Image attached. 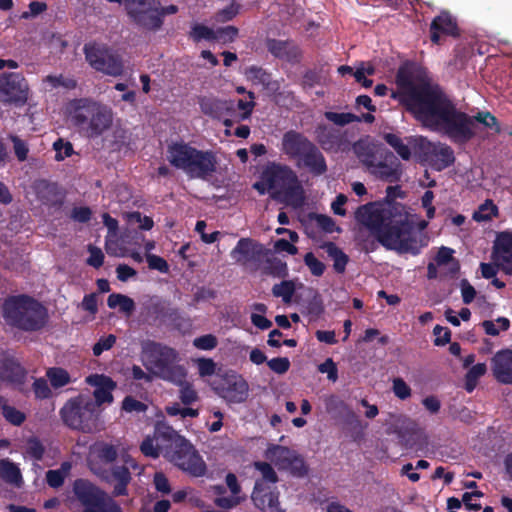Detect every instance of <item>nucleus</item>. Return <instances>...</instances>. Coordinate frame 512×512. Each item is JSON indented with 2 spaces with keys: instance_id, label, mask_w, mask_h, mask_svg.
<instances>
[{
  "instance_id": "1",
  "label": "nucleus",
  "mask_w": 512,
  "mask_h": 512,
  "mask_svg": "<svg viewBox=\"0 0 512 512\" xmlns=\"http://www.w3.org/2000/svg\"><path fill=\"white\" fill-rule=\"evenodd\" d=\"M355 219L387 249L417 254L425 245L419 237L427 222L400 204L371 202L357 209Z\"/></svg>"
},
{
  "instance_id": "2",
  "label": "nucleus",
  "mask_w": 512,
  "mask_h": 512,
  "mask_svg": "<svg viewBox=\"0 0 512 512\" xmlns=\"http://www.w3.org/2000/svg\"><path fill=\"white\" fill-rule=\"evenodd\" d=\"M425 126L441 131L457 142H465L475 135L473 119L457 110L448 98H400Z\"/></svg>"
},
{
  "instance_id": "3",
  "label": "nucleus",
  "mask_w": 512,
  "mask_h": 512,
  "mask_svg": "<svg viewBox=\"0 0 512 512\" xmlns=\"http://www.w3.org/2000/svg\"><path fill=\"white\" fill-rule=\"evenodd\" d=\"M145 456L157 458L163 454L170 462L193 476L205 473L206 465L194 447L171 427L157 425L152 436H147L140 447Z\"/></svg>"
},
{
  "instance_id": "4",
  "label": "nucleus",
  "mask_w": 512,
  "mask_h": 512,
  "mask_svg": "<svg viewBox=\"0 0 512 512\" xmlns=\"http://www.w3.org/2000/svg\"><path fill=\"white\" fill-rule=\"evenodd\" d=\"M260 194L299 207L304 201L303 188L295 172L286 165L269 163L261 170L259 179L253 184Z\"/></svg>"
},
{
  "instance_id": "5",
  "label": "nucleus",
  "mask_w": 512,
  "mask_h": 512,
  "mask_svg": "<svg viewBox=\"0 0 512 512\" xmlns=\"http://www.w3.org/2000/svg\"><path fill=\"white\" fill-rule=\"evenodd\" d=\"M399 93L390 96H446L427 68L414 61L403 62L396 73Z\"/></svg>"
},
{
  "instance_id": "6",
  "label": "nucleus",
  "mask_w": 512,
  "mask_h": 512,
  "mask_svg": "<svg viewBox=\"0 0 512 512\" xmlns=\"http://www.w3.org/2000/svg\"><path fill=\"white\" fill-rule=\"evenodd\" d=\"M142 358L146 368L155 376L177 385L185 380V369L177 364L178 355L174 349L147 341L142 345Z\"/></svg>"
},
{
  "instance_id": "7",
  "label": "nucleus",
  "mask_w": 512,
  "mask_h": 512,
  "mask_svg": "<svg viewBox=\"0 0 512 512\" xmlns=\"http://www.w3.org/2000/svg\"><path fill=\"white\" fill-rule=\"evenodd\" d=\"M3 318L11 326L26 331H34L46 324L48 313L46 308L38 301L27 296H17L5 301Z\"/></svg>"
},
{
  "instance_id": "8",
  "label": "nucleus",
  "mask_w": 512,
  "mask_h": 512,
  "mask_svg": "<svg viewBox=\"0 0 512 512\" xmlns=\"http://www.w3.org/2000/svg\"><path fill=\"white\" fill-rule=\"evenodd\" d=\"M69 117L89 136H97L109 129L113 122L111 111L86 98H75L69 106Z\"/></svg>"
},
{
  "instance_id": "9",
  "label": "nucleus",
  "mask_w": 512,
  "mask_h": 512,
  "mask_svg": "<svg viewBox=\"0 0 512 512\" xmlns=\"http://www.w3.org/2000/svg\"><path fill=\"white\" fill-rule=\"evenodd\" d=\"M99 413L97 404L83 395L68 401L61 409L62 418L69 427L85 432L97 430Z\"/></svg>"
},
{
  "instance_id": "10",
  "label": "nucleus",
  "mask_w": 512,
  "mask_h": 512,
  "mask_svg": "<svg viewBox=\"0 0 512 512\" xmlns=\"http://www.w3.org/2000/svg\"><path fill=\"white\" fill-rule=\"evenodd\" d=\"M86 61L96 71L110 76H120L124 72L122 56L106 44L87 43L83 47Z\"/></svg>"
},
{
  "instance_id": "11",
  "label": "nucleus",
  "mask_w": 512,
  "mask_h": 512,
  "mask_svg": "<svg viewBox=\"0 0 512 512\" xmlns=\"http://www.w3.org/2000/svg\"><path fill=\"white\" fill-rule=\"evenodd\" d=\"M160 0H124L125 10L129 18L138 26L157 31L163 25L158 8Z\"/></svg>"
},
{
  "instance_id": "12",
  "label": "nucleus",
  "mask_w": 512,
  "mask_h": 512,
  "mask_svg": "<svg viewBox=\"0 0 512 512\" xmlns=\"http://www.w3.org/2000/svg\"><path fill=\"white\" fill-rule=\"evenodd\" d=\"M215 110L210 111L214 117L223 119L225 126L246 119L254 108L252 98H234L214 103Z\"/></svg>"
},
{
  "instance_id": "13",
  "label": "nucleus",
  "mask_w": 512,
  "mask_h": 512,
  "mask_svg": "<svg viewBox=\"0 0 512 512\" xmlns=\"http://www.w3.org/2000/svg\"><path fill=\"white\" fill-rule=\"evenodd\" d=\"M74 494L84 507L83 512H105L109 502H115L101 489L86 480L74 483Z\"/></svg>"
},
{
  "instance_id": "14",
  "label": "nucleus",
  "mask_w": 512,
  "mask_h": 512,
  "mask_svg": "<svg viewBox=\"0 0 512 512\" xmlns=\"http://www.w3.org/2000/svg\"><path fill=\"white\" fill-rule=\"evenodd\" d=\"M492 260L500 269L512 275V232L502 231L496 235L493 243Z\"/></svg>"
},
{
  "instance_id": "15",
  "label": "nucleus",
  "mask_w": 512,
  "mask_h": 512,
  "mask_svg": "<svg viewBox=\"0 0 512 512\" xmlns=\"http://www.w3.org/2000/svg\"><path fill=\"white\" fill-rule=\"evenodd\" d=\"M217 393L229 403H241L248 397V383L239 375H226L220 386L215 387Z\"/></svg>"
},
{
  "instance_id": "16",
  "label": "nucleus",
  "mask_w": 512,
  "mask_h": 512,
  "mask_svg": "<svg viewBox=\"0 0 512 512\" xmlns=\"http://www.w3.org/2000/svg\"><path fill=\"white\" fill-rule=\"evenodd\" d=\"M459 35L457 20L448 11H441L430 24V39L434 44H440L441 36L456 38Z\"/></svg>"
},
{
  "instance_id": "17",
  "label": "nucleus",
  "mask_w": 512,
  "mask_h": 512,
  "mask_svg": "<svg viewBox=\"0 0 512 512\" xmlns=\"http://www.w3.org/2000/svg\"><path fill=\"white\" fill-rule=\"evenodd\" d=\"M271 487H263V482L256 481L252 501L263 512H283L279 507L278 492Z\"/></svg>"
},
{
  "instance_id": "18",
  "label": "nucleus",
  "mask_w": 512,
  "mask_h": 512,
  "mask_svg": "<svg viewBox=\"0 0 512 512\" xmlns=\"http://www.w3.org/2000/svg\"><path fill=\"white\" fill-rule=\"evenodd\" d=\"M491 371L494 378L503 384H512V350L503 349L491 358Z\"/></svg>"
},
{
  "instance_id": "19",
  "label": "nucleus",
  "mask_w": 512,
  "mask_h": 512,
  "mask_svg": "<svg viewBox=\"0 0 512 512\" xmlns=\"http://www.w3.org/2000/svg\"><path fill=\"white\" fill-rule=\"evenodd\" d=\"M86 381L95 387V400L93 402L97 404V409H99L100 405L104 403L110 404L113 401L112 391L115 389L116 384L110 377L94 374L87 377Z\"/></svg>"
},
{
  "instance_id": "20",
  "label": "nucleus",
  "mask_w": 512,
  "mask_h": 512,
  "mask_svg": "<svg viewBox=\"0 0 512 512\" xmlns=\"http://www.w3.org/2000/svg\"><path fill=\"white\" fill-rule=\"evenodd\" d=\"M197 157H193L192 163L186 173L192 178H205L216 169V158L213 153L198 150Z\"/></svg>"
},
{
  "instance_id": "21",
  "label": "nucleus",
  "mask_w": 512,
  "mask_h": 512,
  "mask_svg": "<svg viewBox=\"0 0 512 512\" xmlns=\"http://www.w3.org/2000/svg\"><path fill=\"white\" fill-rule=\"evenodd\" d=\"M29 86L21 73H3L0 76V93L5 96H27Z\"/></svg>"
},
{
  "instance_id": "22",
  "label": "nucleus",
  "mask_w": 512,
  "mask_h": 512,
  "mask_svg": "<svg viewBox=\"0 0 512 512\" xmlns=\"http://www.w3.org/2000/svg\"><path fill=\"white\" fill-rule=\"evenodd\" d=\"M262 254V246L250 239L242 238L230 253L231 258L239 264L246 265L256 261Z\"/></svg>"
},
{
  "instance_id": "23",
  "label": "nucleus",
  "mask_w": 512,
  "mask_h": 512,
  "mask_svg": "<svg viewBox=\"0 0 512 512\" xmlns=\"http://www.w3.org/2000/svg\"><path fill=\"white\" fill-rule=\"evenodd\" d=\"M266 47L269 53L280 60L290 63H296L300 60L301 53L299 48L290 41L268 38L266 40Z\"/></svg>"
},
{
  "instance_id": "24",
  "label": "nucleus",
  "mask_w": 512,
  "mask_h": 512,
  "mask_svg": "<svg viewBox=\"0 0 512 512\" xmlns=\"http://www.w3.org/2000/svg\"><path fill=\"white\" fill-rule=\"evenodd\" d=\"M311 146H313V144L297 132L289 131L283 136V152L297 161L302 155H304V153H306V151L311 149Z\"/></svg>"
},
{
  "instance_id": "25",
  "label": "nucleus",
  "mask_w": 512,
  "mask_h": 512,
  "mask_svg": "<svg viewBox=\"0 0 512 512\" xmlns=\"http://www.w3.org/2000/svg\"><path fill=\"white\" fill-rule=\"evenodd\" d=\"M226 484L229 488L231 495L225 496L223 494L222 487H216V491L218 492V496L215 498V504L223 509H231L237 505H239L244 497L240 495L241 488L238 484L237 478L234 474L229 473L226 476Z\"/></svg>"
},
{
  "instance_id": "26",
  "label": "nucleus",
  "mask_w": 512,
  "mask_h": 512,
  "mask_svg": "<svg viewBox=\"0 0 512 512\" xmlns=\"http://www.w3.org/2000/svg\"><path fill=\"white\" fill-rule=\"evenodd\" d=\"M198 150L187 145L177 143L170 147L169 149V161L170 163L183 170L185 173L187 169L190 167L189 164L192 163L193 157H197Z\"/></svg>"
},
{
  "instance_id": "27",
  "label": "nucleus",
  "mask_w": 512,
  "mask_h": 512,
  "mask_svg": "<svg viewBox=\"0 0 512 512\" xmlns=\"http://www.w3.org/2000/svg\"><path fill=\"white\" fill-rule=\"evenodd\" d=\"M92 470L110 483H114V494L116 496L126 493V485L130 481V473L127 467H116L111 471L99 472L95 467Z\"/></svg>"
},
{
  "instance_id": "28",
  "label": "nucleus",
  "mask_w": 512,
  "mask_h": 512,
  "mask_svg": "<svg viewBox=\"0 0 512 512\" xmlns=\"http://www.w3.org/2000/svg\"><path fill=\"white\" fill-rule=\"evenodd\" d=\"M246 78L254 85L262 86L263 89L276 92L279 83L272 79V75L259 66L252 65L245 70Z\"/></svg>"
},
{
  "instance_id": "29",
  "label": "nucleus",
  "mask_w": 512,
  "mask_h": 512,
  "mask_svg": "<svg viewBox=\"0 0 512 512\" xmlns=\"http://www.w3.org/2000/svg\"><path fill=\"white\" fill-rule=\"evenodd\" d=\"M297 165L299 167H306L315 174H322L326 171L325 160L314 145L301 156L297 161Z\"/></svg>"
},
{
  "instance_id": "30",
  "label": "nucleus",
  "mask_w": 512,
  "mask_h": 512,
  "mask_svg": "<svg viewBox=\"0 0 512 512\" xmlns=\"http://www.w3.org/2000/svg\"><path fill=\"white\" fill-rule=\"evenodd\" d=\"M104 225L108 229V235L105 240V249L109 255L121 257L124 256V250L118 248L116 243V236L118 230V222L116 219L110 217L108 214L103 215Z\"/></svg>"
},
{
  "instance_id": "31",
  "label": "nucleus",
  "mask_w": 512,
  "mask_h": 512,
  "mask_svg": "<svg viewBox=\"0 0 512 512\" xmlns=\"http://www.w3.org/2000/svg\"><path fill=\"white\" fill-rule=\"evenodd\" d=\"M453 254V249L441 247L434 258V262L439 266L444 275L455 274L459 270V263Z\"/></svg>"
},
{
  "instance_id": "32",
  "label": "nucleus",
  "mask_w": 512,
  "mask_h": 512,
  "mask_svg": "<svg viewBox=\"0 0 512 512\" xmlns=\"http://www.w3.org/2000/svg\"><path fill=\"white\" fill-rule=\"evenodd\" d=\"M0 478L16 487H21L23 484L20 468L9 459L0 460Z\"/></svg>"
},
{
  "instance_id": "33",
  "label": "nucleus",
  "mask_w": 512,
  "mask_h": 512,
  "mask_svg": "<svg viewBox=\"0 0 512 512\" xmlns=\"http://www.w3.org/2000/svg\"><path fill=\"white\" fill-rule=\"evenodd\" d=\"M291 449L279 446L270 445L265 451V458L271 463L275 464L279 469H284L287 466L289 458L292 456Z\"/></svg>"
},
{
  "instance_id": "34",
  "label": "nucleus",
  "mask_w": 512,
  "mask_h": 512,
  "mask_svg": "<svg viewBox=\"0 0 512 512\" xmlns=\"http://www.w3.org/2000/svg\"><path fill=\"white\" fill-rule=\"evenodd\" d=\"M24 378V370L15 362H9L0 367V380L8 381L11 384L20 387Z\"/></svg>"
},
{
  "instance_id": "35",
  "label": "nucleus",
  "mask_w": 512,
  "mask_h": 512,
  "mask_svg": "<svg viewBox=\"0 0 512 512\" xmlns=\"http://www.w3.org/2000/svg\"><path fill=\"white\" fill-rule=\"evenodd\" d=\"M454 160L453 151L447 145H434L432 149V162L437 170L449 166Z\"/></svg>"
},
{
  "instance_id": "36",
  "label": "nucleus",
  "mask_w": 512,
  "mask_h": 512,
  "mask_svg": "<svg viewBox=\"0 0 512 512\" xmlns=\"http://www.w3.org/2000/svg\"><path fill=\"white\" fill-rule=\"evenodd\" d=\"M498 214L499 209L497 205L491 199H486L473 212L472 219L478 223L489 222L496 218Z\"/></svg>"
},
{
  "instance_id": "37",
  "label": "nucleus",
  "mask_w": 512,
  "mask_h": 512,
  "mask_svg": "<svg viewBox=\"0 0 512 512\" xmlns=\"http://www.w3.org/2000/svg\"><path fill=\"white\" fill-rule=\"evenodd\" d=\"M325 116L328 120L332 121L337 125H345L353 121H365L371 123L374 120V116L370 113L358 116L352 113L345 112H326Z\"/></svg>"
},
{
  "instance_id": "38",
  "label": "nucleus",
  "mask_w": 512,
  "mask_h": 512,
  "mask_svg": "<svg viewBox=\"0 0 512 512\" xmlns=\"http://www.w3.org/2000/svg\"><path fill=\"white\" fill-rule=\"evenodd\" d=\"M107 304L111 309H118L127 315H130L135 309V303L130 297L118 293L109 295Z\"/></svg>"
},
{
  "instance_id": "39",
  "label": "nucleus",
  "mask_w": 512,
  "mask_h": 512,
  "mask_svg": "<svg viewBox=\"0 0 512 512\" xmlns=\"http://www.w3.org/2000/svg\"><path fill=\"white\" fill-rule=\"evenodd\" d=\"M475 125V129L477 128V125H481L484 129H487L488 131H491L493 133H499L500 132V125L494 115H492L488 111H480L474 116H470Z\"/></svg>"
},
{
  "instance_id": "40",
  "label": "nucleus",
  "mask_w": 512,
  "mask_h": 512,
  "mask_svg": "<svg viewBox=\"0 0 512 512\" xmlns=\"http://www.w3.org/2000/svg\"><path fill=\"white\" fill-rule=\"evenodd\" d=\"M46 377L55 389L66 386L71 382L70 374L63 368L52 367L46 371Z\"/></svg>"
},
{
  "instance_id": "41",
  "label": "nucleus",
  "mask_w": 512,
  "mask_h": 512,
  "mask_svg": "<svg viewBox=\"0 0 512 512\" xmlns=\"http://www.w3.org/2000/svg\"><path fill=\"white\" fill-rule=\"evenodd\" d=\"M254 467L261 475L256 481L263 482V487L276 489L274 485L278 481V477L271 465L266 462H255Z\"/></svg>"
},
{
  "instance_id": "42",
  "label": "nucleus",
  "mask_w": 512,
  "mask_h": 512,
  "mask_svg": "<svg viewBox=\"0 0 512 512\" xmlns=\"http://www.w3.org/2000/svg\"><path fill=\"white\" fill-rule=\"evenodd\" d=\"M372 173L380 178L394 181L397 180L400 175L399 164L396 162H392L391 165L386 163H379L373 167Z\"/></svg>"
},
{
  "instance_id": "43",
  "label": "nucleus",
  "mask_w": 512,
  "mask_h": 512,
  "mask_svg": "<svg viewBox=\"0 0 512 512\" xmlns=\"http://www.w3.org/2000/svg\"><path fill=\"white\" fill-rule=\"evenodd\" d=\"M214 34V29L204 24L196 23L192 26L189 37L194 42H200L201 40L213 42L215 39Z\"/></svg>"
},
{
  "instance_id": "44",
  "label": "nucleus",
  "mask_w": 512,
  "mask_h": 512,
  "mask_svg": "<svg viewBox=\"0 0 512 512\" xmlns=\"http://www.w3.org/2000/svg\"><path fill=\"white\" fill-rule=\"evenodd\" d=\"M70 469V463L64 462L60 469L48 471L46 476L48 484L54 488L61 486Z\"/></svg>"
},
{
  "instance_id": "45",
  "label": "nucleus",
  "mask_w": 512,
  "mask_h": 512,
  "mask_svg": "<svg viewBox=\"0 0 512 512\" xmlns=\"http://www.w3.org/2000/svg\"><path fill=\"white\" fill-rule=\"evenodd\" d=\"M326 252L334 261V269L337 272L342 273L345 270L348 261L347 256L332 243L326 246Z\"/></svg>"
},
{
  "instance_id": "46",
  "label": "nucleus",
  "mask_w": 512,
  "mask_h": 512,
  "mask_svg": "<svg viewBox=\"0 0 512 512\" xmlns=\"http://www.w3.org/2000/svg\"><path fill=\"white\" fill-rule=\"evenodd\" d=\"M392 392L400 400H407L412 396L410 385L401 377L392 379Z\"/></svg>"
},
{
  "instance_id": "47",
  "label": "nucleus",
  "mask_w": 512,
  "mask_h": 512,
  "mask_svg": "<svg viewBox=\"0 0 512 512\" xmlns=\"http://www.w3.org/2000/svg\"><path fill=\"white\" fill-rule=\"evenodd\" d=\"M482 326L487 334L496 336L500 331H506L509 328L510 321L505 317H499L496 320L484 321Z\"/></svg>"
},
{
  "instance_id": "48",
  "label": "nucleus",
  "mask_w": 512,
  "mask_h": 512,
  "mask_svg": "<svg viewBox=\"0 0 512 512\" xmlns=\"http://www.w3.org/2000/svg\"><path fill=\"white\" fill-rule=\"evenodd\" d=\"M214 41L227 44L233 42L238 36L239 30L235 26H226L214 30Z\"/></svg>"
},
{
  "instance_id": "49",
  "label": "nucleus",
  "mask_w": 512,
  "mask_h": 512,
  "mask_svg": "<svg viewBox=\"0 0 512 512\" xmlns=\"http://www.w3.org/2000/svg\"><path fill=\"white\" fill-rule=\"evenodd\" d=\"M294 284L291 281H283L273 287V294L276 297L282 298L286 303L290 302L294 294Z\"/></svg>"
},
{
  "instance_id": "50",
  "label": "nucleus",
  "mask_w": 512,
  "mask_h": 512,
  "mask_svg": "<svg viewBox=\"0 0 512 512\" xmlns=\"http://www.w3.org/2000/svg\"><path fill=\"white\" fill-rule=\"evenodd\" d=\"M127 222L131 225L138 224L140 229L150 230L153 227V220L139 212H131L125 215Z\"/></svg>"
},
{
  "instance_id": "51",
  "label": "nucleus",
  "mask_w": 512,
  "mask_h": 512,
  "mask_svg": "<svg viewBox=\"0 0 512 512\" xmlns=\"http://www.w3.org/2000/svg\"><path fill=\"white\" fill-rule=\"evenodd\" d=\"M44 82L51 88L64 87L66 89H73L76 87V81L72 78H66L63 75L55 76L48 75Z\"/></svg>"
},
{
  "instance_id": "52",
  "label": "nucleus",
  "mask_w": 512,
  "mask_h": 512,
  "mask_svg": "<svg viewBox=\"0 0 512 512\" xmlns=\"http://www.w3.org/2000/svg\"><path fill=\"white\" fill-rule=\"evenodd\" d=\"M374 74V68L372 66H369L368 68L364 67V63H361V67H358L354 74L353 78L356 83L360 84L361 86L365 88H369L372 86L373 81L371 79H368L366 75H372Z\"/></svg>"
},
{
  "instance_id": "53",
  "label": "nucleus",
  "mask_w": 512,
  "mask_h": 512,
  "mask_svg": "<svg viewBox=\"0 0 512 512\" xmlns=\"http://www.w3.org/2000/svg\"><path fill=\"white\" fill-rule=\"evenodd\" d=\"M92 453L97 454L101 459L107 463H111L116 457V450L113 446L108 444H95L92 447Z\"/></svg>"
},
{
  "instance_id": "54",
  "label": "nucleus",
  "mask_w": 512,
  "mask_h": 512,
  "mask_svg": "<svg viewBox=\"0 0 512 512\" xmlns=\"http://www.w3.org/2000/svg\"><path fill=\"white\" fill-rule=\"evenodd\" d=\"M284 470H288L295 475H303L306 471L303 459L295 451H292V456Z\"/></svg>"
},
{
  "instance_id": "55",
  "label": "nucleus",
  "mask_w": 512,
  "mask_h": 512,
  "mask_svg": "<svg viewBox=\"0 0 512 512\" xmlns=\"http://www.w3.org/2000/svg\"><path fill=\"white\" fill-rule=\"evenodd\" d=\"M2 412L5 419L13 425H20L25 420L24 413L12 406L4 405Z\"/></svg>"
},
{
  "instance_id": "56",
  "label": "nucleus",
  "mask_w": 512,
  "mask_h": 512,
  "mask_svg": "<svg viewBox=\"0 0 512 512\" xmlns=\"http://www.w3.org/2000/svg\"><path fill=\"white\" fill-rule=\"evenodd\" d=\"M115 342L116 337L112 334L101 337L92 348L93 354L95 356H100L104 351L111 349Z\"/></svg>"
},
{
  "instance_id": "57",
  "label": "nucleus",
  "mask_w": 512,
  "mask_h": 512,
  "mask_svg": "<svg viewBox=\"0 0 512 512\" xmlns=\"http://www.w3.org/2000/svg\"><path fill=\"white\" fill-rule=\"evenodd\" d=\"M195 363L201 377L211 376L216 371V363L210 358H199Z\"/></svg>"
},
{
  "instance_id": "58",
  "label": "nucleus",
  "mask_w": 512,
  "mask_h": 512,
  "mask_svg": "<svg viewBox=\"0 0 512 512\" xmlns=\"http://www.w3.org/2000/svg\"><path fill=\"white\" fill-rule=\"evenodd\" d=\"M44 448L35 438H30L25 447V453L34 460H40L43 456Z\"/></svg>"
},
{
  "instance_id": "59",
  "label": "nucleus",
  "mask_w": 512,
  "mask_h": 512,
  "mask_svg": "<svg viewBox=\"0 0 512 512\" xmlns=\"http://www.w3.org/2000/svg\"><path fill=\"white\" fill-rule=\"evenodd\" d=\"M304 262L314 276H321L325 271V265L313 253H307Z\"/></svg>"
},
{
  "instance_id": "60",
  "label": "nucleus",
  "mask_w": 512,
  "mask_h": 512,
  "mask_svg": "<svg viewBox=\"0 0 512 512\" xmlns=\"http://www.w3.org/2000/svg\"><path fill=\"white\" fill-rule=\"evenodd\" d=\"M146 261L150 269L157 270L161 273H167L169 271L167 262L160 256L147 253Z\"/></svg>"
},
{
  "instance_id": "61",
  "label": "nucleus",
  "mask_w": 512,
  "mask_h": 512,
  "mask_svg": "<svg viewBox=\"0 0 512 512\" xmlns=\"http://www.w3.org/2000/svg\"><path fill=\"white\" fill-rule=\"evenodd\" d=\"M10 139L13 143L14 153H15L17 159L19 161L26 160L28 152H29L26 142L15 135L10 136Z\"/></svg>"
},
{
  "instance_id": "62",
  "label": "nucleus",
  "mask_w": 512,
  "mask_h": 512,
  "mask_svg": "<svg viewBox=\"0 0 512 512\" xmlns=\"http://www.w3.org/2000/svg\"><path fill=\"white\" fill-rule=\"evenodd\" d=\"M269 368L277 374H284L289 370L290 361L286 357H277L267 362Z\"/></svg>"
},
{
  "instance_id": "63",
  "label": "nucleus",
  "mask_w": 512,
  "mask_h": 512,
  "mask_svg": "<svg viewBox=\"0 0 512 512\" xmlns=\"http://www.w3.org/2000/svg\"><path fill=\"white\" fill-rule=\"evenodd\" d=\"M193 344L200 350H212L217 345V339L211 334L203 335L195 338Z\"/></svg>"
},
{
  "instance_id": "64",
  "label": "nucleus",
  "mask_w": 512,
  "mask_h": 512,
  "mask_svg": "<svg viewBox=\"0 0 512 512\" xmlns=\"http://www.w3.org/2000/svg\"><path fill=\"white\" fill-rule=\"evenodd\" d=\"M318 370L323 374H327V378L332 382L338 379V369L331 358L326 359L325 362L320 364Z\"/></svg>"
}]
</instances>
